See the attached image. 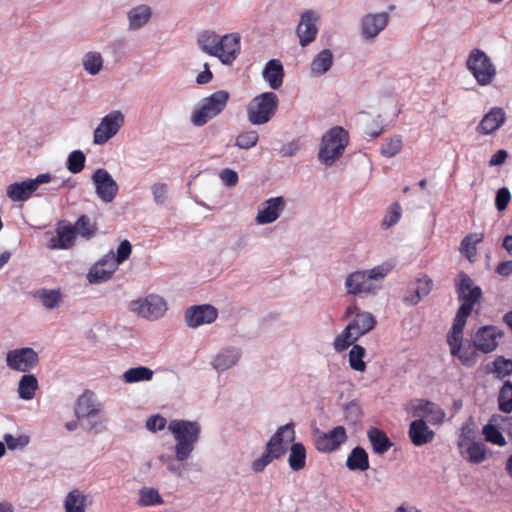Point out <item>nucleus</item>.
<instances>
[{"label":"nucleus","instance_id":"obj_6","mask_svg":"<svg viewBox=\"0 0 512 512\" xmlns=\"http://www.w3.org/2000/svg\"><path fill=\"white\" fill-rule=\"evenodd\" d=\"M466 67L480 86L489 85L496 76V67L488 55L481 49L475 48L470 51Z\"/></svg>","mask_w":512,"mask_h":512},{"label":"nucleus","instance_id":"obj_35","mask_svg":"<svg viewBox=\"0 0 512 512\" xmlns=\"http://www.w3.org/2000/svg\"><path fill=\"white\" fill-rule=\"evenodd\" d=\"M152 10L147 5H138L132 8L128 14V22L130 30H138L142 28L151 18Z\"/></svg>","mask_w":512,"mask_h":512},{"label":"nucleus","instance_id":"obj_22","mask_svg":"<svg viewBox=\"0 0 512 512\" xmlns=\"http://www.w3.org/2000/svg\"><path fill=\"white\" fill-rule=\"evenodd\" d=\"M242 357V350L235 346L221 348L211 361V366L219 373L237 365Z\"/></svg>","mask_w":512,"mask_h":512},{"label":"nucleus","instance_id":"obj_62","mask_svg":"<svg viewBox=\"0 0 512 512\" xmlns=\"http://www.w3.org/2000/svg\"><path fill=\"white\" fill-rule=\"evenodd\" d=\"M167 425V420L160 414L150 416L146 420V428L151 432L163 430Z\"/></svg>","mask_w":512,"mask_h":512},{"label":"nucleus","instance_id":"obj_2","mask_svg":"<svg viewBox=\"0 0 512 512\" xmlns=\"http://www.w3.org/2000/svg\"><path fill=\"white\" fill-rule=\"evenodd\" d=\"M168 430L175 440L174 453L177 461L189 459L200 440L202 427L198 421L173 419L168 423Z\"/></svg>","mask_w":512,"mask_h":512},{"label":"nucleus","instance_id":"obj_14","mask_svg":"<svg viewBox=\"0 0 512 512\" xmlns=\"http://www.w3.org/2000/svg\"><path fill=\"white\" fill-rule=\"evenodd\" d=\"M459 281L456 283V291L458 293L460 308H464L472 312L474 305L480 300L482 290L479 286L474 285L473 280L464 272H460Z\"/></svg>","mask_w":512,"mask_h":512},{"label":"nucleus","instance_id":"obj_41","mask_svg":"<svg viewBox=\"0 0 512 512\" xmlns=\"http://www.w3.org/2000/svg\"><path fill=\"white\" fill-rule=\"evenodd\" d=\"M359 338L360 337L355 334L352 326L348 324L345 329L335 337L333 347L336 352H342L350 346H353Z\"/></svg>","mask_w":512,"mask_h":512},{"label":"nucleus","instance_id":"obj_9","mask_svg":"<svg viewBox=\"0 0 512 512\" xmlns=\"http://www.w3.org/2000/svg\"><path fill=\"white\" fill-rule=\"evenodd\" d=\"M348 436L344 426H336L328 432L319 429L313 431V441L317 451L331 453L340 449L347 441Z\"/></svg>","mask_w":512,"mask_h":512},{"label":"nucleus","instance_id":"obj_46","mask_svg":"<svg viewBox=\"0 0 512 512\" xmlns=\"http://www.w3.org/2000/svg\"><path fill=\"white\" fill-rule=\"evenodd\" d=\"M85 71L90 75H96L103 67V58L99 52H87L82 59Z\"/></svg>","mask_w":512,"mask_h":512},{"label":"nucleus","instance_id":"obj_25","mask_svg":"<svg viewBox=\"0 0 512 512\" xmlns=\"http://www.w3.org/2000/svg\"><path fill=\"white\" fill-rule=\"evenodd\" d=\"M408 435L412 444L417 447L426 445L435 438V432L421 418L415 419L410 423Z\"/></svg>","mask_w":512,"mask_h":512},{"label":"nucleus","instance_id":"obj_13","mask_svg":"<svg viewBox=\"0 0 512 512\" xmlns=\"http://www.w3.org/2000/svg\"><path fill=\"white\" fill-rule=\"evenodd\" d=\"M408 411L415 419L421 418L432 425L442 424L446 415L438 404L426 399H420L415 403H411Z\"/></svg>","mask_w":512,"mask_h":512},{"label":"nucleus","instance_id":"obj_28","mask_svg":"<svg viewBox=\"0 0 512 512\" xmlns=\"http://www.w3.org/2000/svg\"><path fill=\"white\" fill-rule=\"evenodd\" d=\"M262 77L271 89H279L284 78V68L281 61L279 59L269 60L262 71Z\"/></svg>","mask_w":512,"mask_h":512},{"label":"nucleus","instance_id":"obj_26","mask_svg":"<svg viewBox=\"0 0 512 512\" xmlns=\"http://www.w3.org/2000/svg\"><path fill=\"white\" fill-rule=\"evenodd\" d=\"M505 120V111L500 107H493L483 116L477 126V131L482 135H490L498 130Z\"/></svg>","mask_w":512,"mask_h":512},{"label":"nucleus","instance_id":"obj_21","mask_svg":"<svg viewBox=\"0 0 512 512\" xmlns=\"http://www.w3.org/2000/svg\"><path fill=\"white\" fill-rule=\"evenodd\" d=\"M75 228L70 223L60 221L56 228V236L47 242L51 250H67L74 246L76 239Z\"/></svg>","mask_w":512,"mask_h":512},{"label":"nucleus","instance_id":"obj_20","mask_svg":"<svg viewBox=\"0 0 512 512\" xmlns=\"http://www.w3.org/2000/svg\"><path fill=\"white\" fill-rule=\"evenodd\" d=\"M433 281L428 276L417 278L408 284L402 301L407 306H416L424 297L430 294Z\"/></svg>","mask_w":512,"mask_h":512},{"label":"nucleus","instance_id":"obj_31","mask_svg":"<svg viewBox=\"0 0 512 512\" xmlns=\"http://www.w3.org/2000/svg\"><path fill=\"white\" fill-rule=\"evenodd\" d=\"M367 437L375 454L382 455L393 446L387 434L377 427L368 429Z\"/></svg>","mask_w":512,"mask_h":512},{"label":"nucleus","instance_id":"obj_56","mask_svg":"<svg viewBox=\"0 0 512 512\" xmlns=\"http://www.w3.org/2000/svg\"><path fill=\"white\" fill-rule=\"evenodd\" d=\"M483 433L485 435V439L488 442L493 444L504 446L506 444V439L501 433V431L492 424H487L483 427Z\"/></svg>","mask_w":512,"mask_h":512},{"label":"nucleus","instance_id":"obj_16","mask_svg":"<svg viewBox=\"0 0 512 512\" xmlns=\"http://www.w3.org/2000/svg\"><path fill=\"white\" fill-rule=\"evenodd\" d=\"M319 15L314 10H306L300 15V21L296 28V34L299 37V43L302 47H306L312 43L317 36V21Z\"/></svg>","mask_w":512,"mask_h":512},{"label":"nucleus","instance_id":"obj_53","mask_svg":"<svg viewBox=\"0 0 512 512\" xmlns=\"http://www.w3.org/2000/svg\"><path fill=\"white\" fill-rule=\"evenodd\" d=\"M259 140L258 132L255 130L244 131L236 137L235 146L240 149H250L256 146Z\"/></svg>","mask_w":512,"mask_h":512},{"label":"nucleus","instance_id":"obj_58","mask_svg":"<svg viewBox=\"0 0 512 512\" xmlns=\"http://www.w3.org/2000/svg\"><path fill=\"white\" fill-rule=\"evenodd\" d=\"M3 439H4V444L10 450L23 449L30 442V437L28 435H24V434L19 435V436H13L12 434H5Z\"/></svg>","mask_w":512,"mask_h":512},{"label":"nucleus","instance_id":"obj_36","mask_svg":"<svg viewBox=\"0 0 512 512\" xmlns=\"http://www.w3.org/2000/svg\"><path fill=\"white\" fill-rule=\"evenodd\" d=\"M470 314V311L465 310L464 308H458L452 327L447 334V342L452 341L453 343H456L463 340V330Z\"/></svg>","mask_w":512,"mask_h":512},{"label":"nucleus","instance_id":"obj_59","mask_svg":"<svg viewBox=\"0 0 512 512\" xmlns=\"http://www.w3.org/2000/svg\"><path fill=\"white\" fill-rule=\"evenodd\" d=\"M401 211V206L393 203L381 222L382 227L387 229L394 226L400 220Z\"/></svg>","mask_w":512,"mask_h":512},{"label":"nucleus","instance_id":"obj_18","mask_svg":"<svg viewBox=\"0 0 512 512\" xmlns=\"http://www.w3.org/2000/svg\"><path fill=\"white\" fill-rule=\"evenodd\" d=\"M503 335L502 331L494 325L480 327L473 336L475 347L482 353H490L498 346V338Z\"/></svg>","mask_w":512,"mask_h":512},{"label":"nucleus","instance_id":"obj_37","mask_svg":"<svg viewBox=\"0 0 512 512\" xmlns=\"http://www.w3.org/2000/svg\"><path fill=\"white\" fill-rule=\"evenodd\" d=\"M333 65V53L330 49L321 50L312 60L310 69L315 76L325 74Z\"/></svg>","mask_w":512,"mask_h":512},{"label":"nucleus","instance_id":"obj_19","mask_svg":"<svg viewBox=\"0 0 512 512\" xmlns=\"http://www.w3.org/2000/svg\"><path fill=\"white\" fill-rule=\"evenodd\" d=\"M217 58L224 65H232L241 51V36L238 33L222 35Z\"/></svg>","mask_w":512,"mask_h":512},{"label":"nucleus","instance_id":"obj_51","mask_svg":"<svg viewBox=\"0 0 512 512\" xmlns=\"http://www.w3.org/2000/svg\"><path fill=\"white\" fill-rule=\"evenodd\" d=\"M483 240V235L478 233H471L466 235L461 241V252L471 260V257L476 253V244Z\"/></svg>","mask_w":512,"mask_h":512},{"label":"nucleus","instance_id":"obj_17","mask_svg":"<svg viewBox=\"0 0 512 512\" xmlns=\"http://www.w3.org/2000/svg\"><path fill=\"white\" fill-rule=\"evenodd\" d=\"M285 207L286 202L282 196L269 198L259 206L255 222L258 225L273 223L280 217Z\"/></svg>","mask_w":512,"mask_h":512},{"label":"nucleus","instance_id":"obj_40","mask_svg":"<svg viewBox=\"0 0 512 512\" xmlns=\"http://www.w3.org/2000/svg\"><path fill=\"white\" fill-rule=\"evenodd\" d=\"M65 512H85L86 496L78 489L70 491L64 500Z\"/></svg>","mask_w":512,"mask_h":512},{"label":"nucleus","instance_id":"obj_39","mask_svg":"<svg viewBox=\"0 0 512 512\" xmlns=\"http://www.w3.org/2000/svg\"><path fill=\"white\" fill-rule=\"evenodd\" d=\"M306 448L301 442H294L289 449L288 464L291 470L300 471L306 465Z\"/></svg>","mask_w":512,"mask_h":512},{"label":"nucleus","instance_id":"obj_52","mask_svg":"<svg viewBox=\"0 0 512 512\" xmlns=\"http://www.w3.org/2000/svg\"><path fill=\"white\" fill-rule=\"evenodd\" d=\"M85 162V154L81 150H74L69 154L66 166L71 173L78 174L83 170Z\"/></svg>","mask_w":512,"mask_h":512},{"label":"nucleus","instance_id":"obj_47","mask_svg":"<svg viewBox=\"0 0 512 512\" xmlns=\"http://www.w3.org/2000/svg\"><path fill=\"white\" fill-rule=\"evenodd\" d=\"M76 235H80L85 239H90L95 236L97 227L91 222V219L87 215H81L74 225Z\"/></svg>","mask_w":512,"mask_h":512},{"label":"nucleus","instance_id":"obj_24","mask_svg":"<svg viewBox=\"0 0 512 512\" xmlns=\"http://www.w3.org/2000/svg\"><path fill=\"white\" fill-rule=\"evenodd\" d=\"M296 432L292 422L280 426L266 443L272 450H280L284 456L287 452V445L295 440Z\"/></svg>","mask_w":512,"mask_h":512},{"label":"nucleus","instance_id":"obj_29","mask_svg":"<svg viewBox=\"0 0 512 512\" xmlns=\"http://www.w3.org/2000/svg\"><path fill=\"white\" fill-rule=\"evenodd\" d=\"M222 36L211 30H204L197 37V44L202 52L217 57Z\"/></svg>","mask_w":512,"mask_h":512},{"label":"nucleus","instance_id":"obj_38","mask_svg":"<svg viewBox=\"0 0 512 512\" xmlns=\"http://www.w3.org/2000/svg\"><path fill=\"white\" fill-rule=\"evenodd\" d=\"M349 325L352 326L355 334L362 337L375 327L376 319L370 312L366 311L361 314H357L356 317L351 320Z\"/></svg>","mask_w":512,"mask_h":512},{"label":"nucleus","instance_id":"obj_10","mask_svg":"<svg viewBox=\"0 0 512 512\" xmlns=\"http://www.w3.org/2000/svg\"><path fill=\"white\" fill-rule=\"evenodd\" d=\"M390 15L388 12H375L364 14L359 20V33L365 42L374 41L388 26Z\"/></svg>","mask_w":512,"mask_h":512},{"label":"nucleus","instance_id":"obj_8","mask_svg":"<svg viewBox=\"0 0 512 512\" xmlns=\"http://www.w3.org/2000/svg\"><path fill=\"white\" fill-rule=\"evenodd\" d=\"M125 116L120 110H113L105 115L93 133V143L104 145L123 127Z\"/></svg>","mask_w":512,"mask_h":512},{"label":"nucleus","instance_id":"obj_4","mask_svg":"<svg viewBox=\"0 0 512 512\" xmlns=\"http://www.w3.org/2000/svg\"><path fill=\"white\" fill-rule=\"evenodd\" d=\"M349 144V134L341 126L329 129L321 139L318 158L326 166H331L339 159Z\"/></svg>","mask_w":512,"mask_h":512},{"label":"nucleus","instance_id":"obj_7","mask_svg":"<svg viewBox=\"0 0 512 512\" xmlns=\"http://www.w3.org/2000/svg\"><path fill=\"white\" fill-rule=\"evenodd\" d=\"M7 367L23 374L34 370L40 361L39 354L31 347H21L9 350L6 353Z\"/></svg>","mask_w":512,"mask_h":512},{"label":"nucleus","instance_id":"obj_43","mask_svg":"<svg viewBox=\"0 0 512 512\" xmlns=\"http://www.w3.org/2000/svg\"><path fill=\"white\" fill-rule=\"evenodd\" d=\"M114 274L113 268H105L101 263H95L87 273V280L91 284H99L111 279Z\"/></svg>","mask_w":512,"mask_h":512},{"label":"nucleus","instance_id":"obj_54","mask_svg":"<svg viewBox=\"0 0 512 512\" xmlns=\"http://www.w3.org/2000/svg\"><path fill=\"white\" fill-rule=\"evenodd\" d=\"M402 146L401 136L395 135L382 144L381 154L387 158L394 157L401 151Z\"/></svg>","mask_w":512,"mask_h":512},{"label":"nucleus","instance_id":"obj_15","mask_svg":"<svg viewBox=\"0 0 512 512\" xmlns=\"http://www.w3.org/2000/svg\"><path fill=\"white\" fill-rule=\"evenodd\" d=\"M217 317L218 310L210 304L193 305L185 311V322L189 328L211 324Z\"/></svg>","mask_w":512,"mask_h":512},{"label":"nucleus","instance_id":"obj_50","mask_svg":"<svg viewBox=\"0 0 512 512\" xmlns=\"http://www.w3.org/2000/svg\"><path fill=\"white\" fill-rule=\"evenodd\" d=\"M499 410L504 413L512 412V383L505 381L498 395Z\"/></svg>","mask_w":512,"mask_h":512},{"label":"nucleus","instance_id":"obj_3","mask_svg":"<svg viewBox=\"0 0 512 512\" xmlns=\"http://www.w3.org/2000/svg\"><path fill=\"white\" fill-rule=\"evenodd\" d=\"M229 99L230 94L226 90H218L204 97L191 112L190 122L195 127H203L226 109Z\"/></svg>","mask_w":512,"mask_h":512},{"label":"nucleus","instance_id":"obj_60","mask_svg":"<svg viewBox=\"0 0 512 512\" xmlns=\"http://www.w3.org/2000/svg\"><path fill=\"white\" fill-rule=\"evenodd\" d=\"M511 199V193L507 187L498 189L495 196V207L498 211H504Z\"/></svg>","mask_w":512,"mask_h":512},{"label":"nucleus","instance_id":"obj_12","mask_svg":"<svg viewBox=\"0 0 512 512\" xmlns=\"http://www.w3.org/2000/svg\"><path fill=\"white\" fill-rule=\"evenodd\" d=\"M97 197L103 203H111L118 194L119 186L111 174L104 168H98L91 176Z\"/></svg>","mask_w":512,"mask_h":512},{"label":"nucleus","instance_id":"obj_5","mask_svg":"<svg viewBox=\"0 0 512 512\" xmlns=\"http://www.w3.org/2000/svg\"><path fill=\"white\" fill-rule=\"evenodd\" d=\"M279 99L274 92H264L255 96L247 105V118L252 125L268 123L276 114Z\"/></svg>","mask_w":512,"mask_h":512},{"label":"nucleus","instance_id":"obj_61","mask_svg":"<svg viewBox=\"0 0 512 512\" xmlns=\"http://www.w3.org/2000/svg\"><path fill=\"white\" fill-rule=\"evenodd\" d=\"M153 200L157 205H163L166 202L168 186L165 183H156L151 187Z\"/></svg>","mask_w":512,"mask_h":512},{"label":"nucleus","instance_id":"obj_57","mask_svg":"<svg viewBox=\"0 0 512 512\" xmlns=\"http://www.w3.org/2000/svg\"><path fill=\"white\" fill-rule=\"evenodd\" d=\"M494 373L499 378H503L512 374V360L503 356H498L493 361Z\"/></svg>","mask_w":512,"mask_h":512},{"label":"nucleus","instance_id":"obj_64","mask_svg":"<svg viewBox=\"0 0 512 512\" xmlns=\"http://www.w3.org/2000/svg\"><path fill=\"white\" fill-rule=\"evenodd\" d=\"M472 442H475L473 429L468 425H463L461 428V434L458 439V447L466 446Z\"/></svg>","mask_w":512,"mask_h":512},{"label":"nucleus","instance_id":"obj_33","mask_svg":"<svg viewBox=\"0 0 512 512\" xmlns=\"http://www.w3.org/2000/svg\"><path fill=\"white\" fill-rule=\"evenodd\" d=\"M38 388L37 377L34 374L25 373L19 379L17 393L20 399L28 401L35 397Z\"/></svg>","mask_w":512,"mask_h":512},{"label":"nucleus","instance_id":"obj_11","mask_svg":"<svg viewBox=\"0 0 512 512\" xmlns=\"http://www.w3.org/2000/svg\"><path fill=\"white\" fill-rule=\"evenodd\" d=\"M130 309L138 316L148 320H156L161 318L166 310L167 304L164 298L150 294L144 299L134 300L130 304Z\"/></svg>","mask_w":512,"mask_h":512},{"label":"nucleus","instance_id":"obj_27","mask_svg":"<svg viewBox=\"0 0 512 512\" xmlns=\"http://www.w3.org/2000/svg\"><path fill=\"white\" fill-rule=\"evenodd\" d=\"M450 353L452 356L457 357L459 361L466 367H472L477 362V348L474 343L466 342L463 343V340L459 342L453 343L452 341L448 342Z\"/></svg>","mask_w":512,"mask_h":512},{"label":"nucleus","instance_id":"obj_34","mask_svg":"<svg viewBox=\"0 0 512 512\" xmlns=\"http://www.w3.org/2000/svg\"><path fill=\"white\" fill-rule=\"evenodd\" d=\"M346 467L350 471H366L369 469V456L364 448L356 446L349 453Z\"/></svg>","mask_w":512,"mask_h":512},{"label":"nucleus","instance_id":"obj_32","mask_svg":"<svg viewBox=\"0 0 512 512\" xmlns=\"http://www.w3.org/2000/svg\"><path fill=\"white\" fill-rule=\"evenodd\" d=\"M35 189L29 179L22 182H15L7 186L6 193L13 202L27 201Z\"/></svg>","mask_w":512,"mask_h":512},{"label":"nucleus","instance_id":"obj_49","mask_svg":"<svg viewBox=\"0 0 512 512\" xmlns=\"http://www.w3.org/2000/svg\"><path fill=\"white\" fill-rule=\"evenodd\" d=\"M37 297L47 309H54L58 307L62 300L60 291L54 289H41L37 292Z\"/></svg>","mask_w":512,"mask_h":512},{"label":"nucleus","instance_id":"obj_1","mask_svg":"<svg viewBox=\"0 0 512 512\" xmlns=\"http://www.w3.org/2000/svg\"><path fill=\"white\" fill-rule=\"evenodd\" d=\"M392 268L390 263L384 262L368 270H356L349 273L344 284L347 294L357 297L376 295L381 288L379 282L388 275Z\"/></svg>","mask_w":512,"mask_h":512},{"label":"nucleus","instance_id":"obj_30","mask_svg":"<svg viewBox=\"0 0 512 512\" xmlns=\"http://www.w3.org/2000/svg\"><path fill=\"white\" fill-rule=\"evenodd\" d=\"M459 450L462 458L473 464H480L487 458V447L480 441L461 446Z\"/></svg>","mask_w":512,"mask_h":512},{"label":"nucleus","instance_id":"obj_44","mask_svg":"<svg viewBox=\"0 0 512 512\" xmlns=\"http://www.w3.org/2000/svg\"><path fill=\"white\" fill-rule=\"evenodd\" d=\"M281 452L282 451L280 450H272L271 448L269 449L268 446L265 445L264 453L252 462V470L255 473L262 472L274 459H280L283 457Z\"/></svg>","mask_w":512,"mask_h":512},{"label":"nucleus","instance_id":"obj_45","mask_svg":"<svg viewBox=\"0 0 512 512\" xmlns=\"http://www.w3.org/2000/svg\"><path fill=\"white\" fill-rule=\"evenodd\" d=\"M365 355V348L361 345L354 344L348 354V361L351 369L358 372H364L366 370V363L363 360Z\"/></svg>","mask_w":512,"mask_h":512},{"label":"nucleus","instance_id":"obj_23","mask_svg":"<svg viewBox=\"0 0 512 512\" xmlns=\"http://www.w3.org/2000/svg\"><path fill=\"white\" fill-rule=\"evenodd\" d=\"M102 409V405L97 401L95 394L90 390H85L78 398L75 404V415L78 419L90 418Z\"/></svg>","mask_w":512,"mask_h":512},{"label":"nucleus","instance_id":"obj_42","mask_svg":"<svg viewBox=\"0 0 512 512\" xmlns=\"http://www.w3.org/2000/svg\"><path fill=\"white\" fill-rule=\"evenodd\" d=\"M153 370L146 366L133 367L123 373L125 383H137L141 381H150L153 378Z\"/></svg>","mask_w":512,"mask_h":512},{"label":"nucleus","instance_id":"obj_63","mask_svg":"<svg viewBox=\"0 0 512 512\" xmlns=\"http://www.w3.org/2000/svg\"><path fill=\"white\" fill-rule=\"evenodd\" d=\"M132 246L131 243L128 240H123L118 248H117V254L115 255L118 259V263L122 264L125 260L129 258L131 255Z\"/></svg>","mask_w":512,"mask_h":512},{"label":"nucleus","instance_id":"obj_55","mask_svg":"<svg viewBox=\"0 0 512 512\" xmlns=\"http://www.w3.org/2000/svg\"><path fill=\"white\" fill-rule=\"evenodd\" d=\"M344 417L348 423L353 425L361 420L362 409L357 401L353 400L344 406Z\"/></svg>","mask_w":512,"mask_h":512},{"label":"nucleus","instance_id":"obj_48","mask_svg":"<svg viewBox=\"0 0 512 512\" xmlns=\"http://www.w3.org/2000/svg\"><path fill=\"white\" fill-rule=\"evenodd\" d=\"M164 502L158 490L152 487H143L139 490V504L144 507L160 505Z\"/></svg>","mask_w":512,"mask_h":512}]
</instances>
